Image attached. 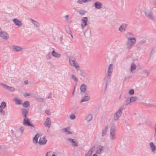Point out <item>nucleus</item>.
Listing matches in <instances>:
<instances>
[{"instance_id": "1", "label": "nucleus", "mask_w": 156, "mask_h": 156, "mask_svg": "<svg viewBox=\"0 0 156 156\" xmlns=\"http://www.w3.org/2000/svg\"><path fill=\"white\" fill-rule=\"evenodd\" d=\"M124 108V106H122L118 111L114 115L113 120L116 121L121 116L122 114V111Z\"/></svg>"}, {"instance_id": "2", "label": "nucleus", "mask_w": 156, "mask_h": 156, "mask_svg": "<svg viewBox=\"0 0 156 156\" xmlns=\"http://www.w3.org/2000/svg\"><path fill=\"white\" fill-rule=\"evenodd\" d=\"M115 131V126L114 125H112L111 128L110 133V138L111 140H114L116 138Z\"/></svg>"}, {"instance_id": "3", "label": "nucleus", "mask_w": 156, "mask_h": 156, "mask_svg": "<svg viewBox=\"0 0 156 156\" xmlns=\"http://www.w3.org/2000/svg\"><path fill=\"white\" fill-rule=\"evenodd\" d=\"M136 39L134 38L127 40L126 43V46L127 48H130L132 47L136 43Z\"/></svg>"}, {"instance_id": "4", "label": "nucleus", "mask_w": 156, "mask_h": 156, "mask_svg": "<svg viewBox=\"0 0 156 156\" xmlns=\"http://www.w3.org/2000/svg\"><path fill=\"white\" fill-rule=\"evenodd\" d=\"M69 63L71 66L74 67L77 70L79 69V66L77 63H75V58L74 57H69Z\"/></svg>"}, {"instance_id": "5", "label": "nucleus", "mask_w": 156, "mask_h": 156, "mask_svg": "<svg viewBox=\"0 0 156 156\" xmlns=\"http://www.w3.org/2000/svg\"><path fill=\"white\" fill-rule=\"evenodd\" d=\"M113 70V65L110 64L108 68V73L107 75L105 77V79H109V76L111 75L112 72Z\"/></svg>"}, {"instance_id": "6", "label": "nucleus", "mask_w": 156, "mask_h": 156, "mask_svg": "<svg viewBox=\"0 0 156 156\" xmlns=\"http://www.w3.org/2000/svg\"><path fill=\"white\" fill-rule=\"evenodd\" d=\"M145 15L148 17L149 19L153 20V19L152 16V13L151 10L150 9L146 10L145 11Z\"/></svg>"}, {"instance_id": "7", "label": "nucleus", "mask_w": 156, "mask_h": 156, "mask_svg": "<svg viewBox=\"0 0 156 156\" xmlns=\"http://www.w3.org/2000/svg\"><path fill=\"white\" fill-rule=\"evenodd\" d=\"M30 120L29 119L24 118L23 121V124L26 126H30L34 127V126L30 123Z\"/></svg>"}, {"instance_id": "8", "label": "nucleus", "mask_w": 156, "mask_h": 156, "mask_svg": "<svg viewBox=\"0 0 156 156\" xmlns=\"http://www.w3.org/2000/svg\"><path fill=\"white\" fill-rule=\"evenodd\" d=\"M0 36L5 40L8 39L9 37V35L6 32L2 30H0Z\"/></svg>"}, {"instance_id": "9", "label": "nucleus", "mask_w": 156, "mask_h": 156, "mask_svg": "<svg viewBox=\"0 0 156 156\" xmlns=\"http://www.w3.org/2000/svg\"><path fill=\"white\" fill-rule=\"evenodd\" d=\"M87 17H83L82 18L81 20V27L83 29L87 25Z\"/></svg>"}, {"instance_id": "10", "label": "nucleus", "mask_w": 156, "mask_h": 156, "mask_svg": "<svg viewBox=\"0 0 156 156\" xmlns=\"http://www.w3.org/2000/svg\"><path fill=\"white\" fill-rule=\"evenodd\" d=\"M1 85L3 86L5 89L10 91L13 92L15 90V89L14 87L9 86L4 83H1Z\"/></svg>"}, {"instance_id": "11", "label": "nucleus", "mask_w": 156, "mask_h": 156, "mask_svg": "<svg viewBox=\"0 0 156 156\" xmlns=\"http://www.w3.org/2000/svg\"><path fill=\"white\" fill-rule=\"evenodd\" d=\"M47 142V140L44 136L41 137L39 140L38 143L40 145L45 144Z\"/></svg>"}, {"instance_id": "12", "label": "nucleus", "mask_w": 156, "mask_h": 156, "mask_svg": "<svg viewBox=\"0 0 156 156\" xmlns=\"http://www.w3.org/2000/svg\"><path fill=\"white\" fill-rule=\"evenodd\" d=\"M51 124V122L50 119L49 118H47L44 123V124L45 126L49 129L50 127Z\"/></svg>"}, {"instance_id": "13", "label": "nucleus", "mask_w": 156, "mask_h": 156, "mask_svg": "<svg viewBox=\"0 0 156 156\" xmlns=\"http://www.w3.org/2000/svg\"><path fill=\"white\" fill-rule=\"evenodd\" d=\"M127 25L126 24H122L119 27V30L121 32H123L126 30Z\"/></svg>"}, {"instance_id": "14", "label": "nucleus", "mask_w": 156, "mask_h": 156, "mask_svg": "<svg viewBox=\"0 0 156 156\" xmlns=\"http://www.w3.org/2000/svg\"><path fill=\"white\" fill-rule=\"evenodd\" d=\"M108 125H107L105 126L104 129H103L101 131V136H105L107 133L108 129Z\"/></svg>"}, {"instance_id": "15", "label": "nucleus", "mask_w": 156, "mask_h": 156, "mask_svg": "<svg viewBox=\"0 0 156 156\" xmlns=\"http://www.w3.org/2000/svg\"><path fill=\"white\" fill-rule=\"evenodd\" d=\"M126 38L128 40L135 38L133 34L130 32H127L125 35Z\"/></svg>"}, {"instance_id": "16", "label": "nucleus", "mask_w": 156, "mask_h": 156, "mask_svg": "<svg viewBox=\"0 0 156 156\" xmlns=\"http://www.w3.org/2000/svg\"><path fill=\"white\" fill-rule=\"evenodd\" d=\"M67 140L71 143L72 145L75 147H76L78 146L77 143L73 139L71 138H68L67 139Z\"/></svg>"}, {"instance_id": "17", "label": "nucleus", "mask_w": 156, "mask_h": 156, "mask_svg": "<svg viewBox=\"0 0 156 156\" xmlns=\"http://www.w3.org/2000/svg\"><path fill=\"white\" fill-rule=\"evenodd\" d=\"M13 22L14 24L19 27H20L22 25L21 22L19 20L17 19H15L13 20Z\"/></svg>"}, {"instance_id": "18", "label": "nucleus", "mask_w": 156, "mask_h": 156, "mask_svg": "<svg viewBox=\"0 0 156 156\" xmlns=\"http://www.w3.org/2000/svg\"><path fill=\"white\" fill-rule=\"evenodd\" d=\"M12 48L14 51H19L22 50V48L17 46H13Z\"/></svg>"}, {"instance_id": "19", "label": "nucleus", "mask_w": 156, "mask_h": 156, "mask_svg": "<svg viewBox=\"0 0 156 156\" xmlns=\"http://www.w3.org/2000/svg\"><path fill=\"white\" fill-rule=\"evenodd\" d=\"M96 9H100L101 8V6L102 4L99 2H97L94 3Z\"/></svg>"}, {"instance_id": "20", "label": "nucleus", "mask_w": 156, "mask_h": 156, "mask_svg": "<svg viewBox=\"0 0 156 156\" xmlns=\"http://www.w3.org/2000/svg\"><path fill=\"white\" fill-rule=\"evenodd\" d=\"M62 131L63 133H65L67 134H71L72 133V132L69 131V128L63 129H62Z\"/></svg>"}, {"instance_id": "21", "label": "nucleus", "mask_w": 156, "mask_h": 156, "mask_svg": "<svg viewBox=\"0 0 156 156\" xmlns=\"http://www.w3.org/2000/svg\"><path fill=\"white\" fill-rule=\"evenodd\" d=\"M51 55L53 56L55 58H59L61 56V55L60 54L56 52L54 50H53L51 52Z\"/></svg>"}, {"instance_id": "22", "label": "nucleus", "mask_w": 156, "mask_h": 156, "mask_svg": "<svg viewBox=\"0 0 156 156\" xmlns=\"http://www.w3.org/2000/svg\"><path fill=\"white\" fill-rule=\"evenodd\" d=\"M103 147L101 145H99L98 146V149L96 151V153L98 154H101V151L103 150Z\"/></svg>"}, {"instance_id": "23", "label": "nucleus", "mask_w": 156, "mask_h": 156, "mask_svg": "<svg viewBox=\"0 0 156 156\" xmlns=\"http://www.w3.org/2000/svg\"><path fill=\"white\" fill-rule=\"evenodd\" d=\"M22 113L24 118H27V115L28 113V110L25 108H23Z\"/></svg>"}, {"instance_id": "24", "label": "nucleus", "mask_w": 156, "mask_h": 156, "mask_svg": "<svg viewBox=\"0 0 156 156\" xmlns=\"http://www.w3.org/2000/svg\"><path fill=\"white\" fill-rule=\"evenodd\" d=\"M150 146L152 152H154L156 150V147L154 145L153 143L152 142H151L150 144Z\"/></svg>"}, {"instance_id": "25", "label": "nucleus", "mask_w": 156, "mask_h": 156, "mask_svg": "<svg viewBox=\"0 0 156 156\" xmlns=\"http://www.w3.org/2000/svg\"><path fill=\"white\" fill-rule=\"evenodd\" d=\"M87 88V86L84 84H83L81 85L80 87V90L81 91L84 92H85Z\"/></svg>"}, {"instance_id": "26", "label": "nucleus", "mask_w": 156, "mask_h": 156, "mask_svg": "<svg viewBox=\"0 0 156 156\" xmlns=\"http://www.w3.org/2000/svg\"><path fill=\"white\" fill-rule=\"evenodd\" d=\"M39 136V134H36L33 139V142L34 143L36 144L37 143L38 139Z\"/></svg>"}, {"instance_id": "27", "label": "nucleus", "mask_w": 156, "mask_h": 156, "mask_svg": "<svg viewBox=\"0 0 156 156\" xmlns=\"http://www.w3.org/2000/svg\"><path fill=\"white\" fill-rule=\"evenodd\" d=\"M90 99L89 96H86L84 97L83 98L82 100L81 101V102L87 101L89 100Z\"/></svg>"}, {"instance_id": "28", "label": "nucleus", "mask_w": 156, "mask_h": 156, "mask_svg": "<svg viewBox=\"0 0 156 156\" xmlns=\"http://www.w3.org/2000/svg\"><path fill=\"white\" fill-rule=\"evenodd\" d=\"M31 21L34 25V26L35 27H39L40 26V23L37 22V21L34 20H31Z\"/></svg>"}, {"instance_id": "29", "label": "nucleus", "mask_w": 156, "mask_h": 156, "mask_svg": "<svg viewBox=\"0 0 156 156\" xmlns=\"http://www.w3.org/2000/svg\"><path fill=\"white\" fill-rule=\"evenodd\" d=\"M92 119V115L91 114H89L87 115L86 118V120L88 122L90 121Z\"/></svg>"}, {"instance_id": "30", "label": "nucleus", "mask_w": 156, "mask_h": 156, "mask_svg": "<svg viewBox=\"0 0 156 156\" xmlns=\"http://www.w3.org/2000/svg\"><path fill=\"white\" fill-rule=\"evenodd\" d=\"M64 18L65 20L68 23H71V20H70L69 18V16L68 15H66L65 17Z\"/></svg>"}, {"instance_id": "31", "label": "nucleus", "mask_w": 156, "mask_h": 156, "mask_svg": "<svg viewBox=\"0 0 156 156\" xmlns=\"http://www.w3.org/2000/svg\"><path fill=\"white\" fill-rule=\"evenodd\" d=\"M14 101L17 105H21L22 103L21 100H19L17 98H14Z\"/></svg>"}, {"instance_id": "32", "label": "nucleus", "mask_w": 156, "mask_h": 156, "mask_svg": "<svg viewBox=\"0 0 156 156\" xmlns=\"http://www.w3.org/2000/svg\"><path fill=\"white\" fill-rule=\"evenodd\" d=\"M77 12H78L81 15H83L86 12V11L83 10H79L77 11Z\"/></svg>"}, {"instance_id": "33", "label": "nucleus", "mask_w": 156, "mask_h": 156, "mask_svg": "<svg viewBox=\"0 0 156 156\" xmlns=\"http://www.w3.org/2000/svg\"><path fill=\"white\" fill-rule=\"evenodd\" d=\"M30 105V103L29 101H26L24 102V103L23 104V106L25 107H27Z\"/></svg>"}, {"instance_id": "34", "label": "nucleus", "mask_w": 156, "mask_h": 156, "mask_svg": "<svg viewBox=\"0 0 156 156\" xmlns=\"http://www.w3.org/2000/svg\"><path fill=\"white\" fill-rule=\"evenodd\" d=\"M136 97H131L130 98L129 100L130 102H133L136 101Z\"/></svg>"}, {"instance_id": "35", "label": "nucleus", "mask_w": 156, "mask_h": 156, "mask_svg": "<svg viewBox=\"0 0 156 156\" xmlns=\"http://www.w3.org/2000/svg\"><path fill=\"white\" fill-rule=\"evenodd\" d=\"M131 102H130V100L129 99H126L124 103V105L125 106L129 105Z\"/></svg>"}, {"instance_id": "36", "label": "nucleus", "mask_w": 156, "mask_h": 156, "mask_svg": "<svg viewBox=\"0 0 156 156\" xmlns=\"http://www.w3.org/2000/svg\"><path fill=\"white\" fill-rule=\"evenodd\" d=\"M0 106L2 108H4L6 107V105L5 102H3L1 103Z\"/></svg>"}, {"instance_id": "37", "label": "nucleus", "mask_w": 156, "mask_h": 156, "mask_svg": "<svg viewBox=\"0 0 156 156\" xmlns=\"http://www.w3.org/2000/svg\"><path fill=\"white\" fill-rule=\"evenodd\" d=\"M136 66L135 64H132L131 66V71L132 72L133 70H134L136 69Z\"/></svg>"}, {"instance_id": "38", "label": "nucleus", "mask_w": 156, "mask_h": 156, "mask_svg": "<svg viewBox=\"0 0 156 156\" xmlns=\"http://www.w3.org/2000/svg\"><path fill=\"white\" fill-rule=\"evenodd\" d=\"M92 154V150H90L86 154L85 156H91Z\"/></svg>"}, {"instance_id": "39", "label": "nucleus", "mask_w": 156, "mask_h": 156, "mask_svg": "<svg viewBox=\"0 0 156 156\" xmlns=\"http://www.w3.org/2000/svg\"><path fill=\"white\" fill-rule=\"evenodd\" d=\"M24 129V128L23 127H22L19 129L18 131L20 132L21 134H22L23 132Z\"/></svg>"}, {"instance_id": "40", "label": "nucleus", "mask_w": 156, "mask_h": 156, "mask_svg": "<svg viewBox=\"0 0 156 156\" xmlns=\"http://www.w3.org/2000/svg\"><path fill=\"white\" fill-rule=\"evenodd\" d=\"M72 78L76 82L78 81V79L74 75H72Z\"/></svg>"}, {"instance_id": "41", "label": "nucleus", "mask_w": 156, "mask_h": 156, "mask_svg": "<svg viewBox=\"0 0 156 156\" xmlns=\"http://www.w3.org/2000/svg\"><path fill=\"white\" fill-rule=\"evenodd\" d=\"M3 109L0 106V112L4 115L5 114V112L3 110Z\"/></svg>"}, {"instance_id": "42", "label": "nucleus", "mask_w": 156, "mask_h": 156, "mask_svg": "<svg viewBox=\"0 0 156 156\" xmlns=\"http://www.w3.org/2000/svg\"><path fill=\"white\" fill-rule=\"evenodd\" d=\"M75 118V116L74 114H73L70 116V118L72 120L74 119Z\"/></svg>"}, {"instance_id": "43", "label": "nucleus", "mask_w": 156, "mask_h": 156, "mask_svg": "<svg viewBox=\"0 0 156 156\" xmlns=\"http://www.w3.org/2000/svg\"><path fill=\"white\" fill-rule=\"evenodd\" d=\"M134 93V90L133 89H131L129 91V94L130 95H133Z\"/></svg>"}, {"instance_id": "44", "label": "nucleus", "mask_w": 156, "mask_h": 156, "mask_svg": "<svg viewBox=\"0 0 156 156\" xmlns=\"http://www.w3.org/2000/svg\"><path fill=\"white\" fill-rule=\"evenodd\" d=\"M77 2L79 4H82L83 3V0H78Z\"/></svg>"}, {"instance_id": "45", "label": "nucleus", "mask_w": 156, "mask_h": 156, "mask_svg": "<svg viewBox=\"0 0 156 156\" xmlns=\"http://www.w3.org/2000/svg\"><path fill=\"white\" fill-rule=\"evenodd\" d=\"M30 95H31V94L30 93H25L24 94V97H26L27 96H30Z\"/></svg>"}, {"instance_id": "46", "label": "nucleus", "mask_w": 156, "mask_h": 156, "mask_svg": "<svg viewBox=\"0 0 156 156\" xmlns=\"http://www.w3.org/2000/svg\"><path fill=\"white\" fill-rule=\"evenodd\" d=\"M144 72L145 73H146L147 74V76L149 74V72H148L146 70H145L144 71Z\"/></svg>"}, {"instance_id": "47", "label": "nucleus", "mask_w": 156, "mask_h": 156, "mask_svg": "<svg viewBox=\"0 0 156 156\" xmlns=\"http://www.w3.org/2000/svg\"><path fill=\"white\" fill-rule=\"evenodd\" d=\"M51 153V151H48V152H47V153L46 154L45 156H50V154H49V155L48 154L49 153Z\"/></svg>"}, {"instance_id": "48", "label": "nucleus", "mask_w": 156, "mask_h": 156, "mask_svg": "<svg viewBox=\"0 0 156 156\" xmlns=\"http://www.w3.org/2000/svg\"><path fill=\"white\" fill-rule=\"evenodd\" d=\"M45 113L48 114H49L50 111L49 110H46L45 111Z\"/></svg>"}, {"instance_id": "49", "label": "nucleus", "mask_w": 156, "mask_h": 156, "mask_svg": "<svg viewBox=\"0 0 156 156\" xmlns=\"http://www.w3.org/2000/svg\"><path fill=\"white\" fill-rule=\"evenodd\" d=\"M91 0H83V2H84V3H86V2H87L88 1H91Z\"/></svg>"}, {"instance_id": "50", "label": "nucleus", "mask_w": 156, "mask_h": 156, "mask_svg": "<svg viewBox=\"0 0 156 156\" xmlns=\"http://www.w3.org/2000/svg\"><path fill=\"white\" fill-rule=\"evenodd\" d=\"M154 137H155V140L156 141V132L154 133Z\"/></svg>"}, {"instance_id": "51", "label": "nucleus", "mask_w": 156, "mask_h": 156, "mask_svg": "<svg viewBox=\"0 0 156 156\" xmlns=\"http://www.w3.org/2000/svg\"><path fill=\"white\" fill-rule=\"evenodd\" d=\"M154 129L155 132H156V123L155 124L154 127Z\"/></svg>"}, {"instance_id": "52", "label": "nucleus", "mask_w": 156, "mask_h": 156, "mask_svg": "<svg viewBox=\"0 0 156 156\" xmlns=\"http://www.w3.org/2000/svg\"><path fill=\"white\" fill-rule=\"evenodd\" d=\"M39 99L40 100V101H43V100L42 98H40L39 99H37V100H38Z\"/></svg>"}, {"instance_id": "53", "label": "nucleus", "mask_w": 156, "mask_h": 156, "mask_svg": "<svg viewBox=\"0 0 156 156\" xmlns=\"http://www.w3.org/2000/svg\"><path fill=\"white\" fill-rule=\"evenodd\" d=\"M95 147V146H94L90 150H92V151L94 149Z\"/></svg>"}, {"instance_id": "54", "label": "nucleus", "mask_w": 156, "mask_h": 156, "mask_svg": "<svg viewBox=\"0 0 156 156\" xmlns=\"http://www.w3.org/2000/svg\"><path fill=\"white\" fill-rule=\"evenodd\" d=\"M72 34V32L71 31H69V34L71 35Z\"/></svg>"}, {"instance_id": "55", "label": "nucleus", "mask_w": 156, "mask_h": 156, "mask_svg": "<svg viewBox=\"0 0 156 156\" xmlns=\"http://www.w3.org/2000/svg\"><path fill=\"white\" fill-rule=\"evenodd\" d=\"M28 83V81H25V83L26 84H27Z\"/></svg>"}, {"instance_id": "56", "label": "nucleus", "mask_w": 156, "mask_h": 156, "mask_svg": "<svg viewBox=\"0 0 156 156\" xmlns=\"http://www.w3.org/2000/svg\"><path fill=\"white\" fill-rule=\"evenodd\" d=\"M93 156H97V155H96V154H93Z\"/></svg>"}, {"instance_id": "57", "label": "nucleus", "mask_w": 156, "mask_h": 156, "mask_svg": "<svg viewBox=\"0 0 156 156\" xmlns=\"http://www.w3.org/2000/svg\"><path fill=\"white\" fill-rule=\"evenodd\" d=\"M71 36V37H72V38H73V35H72V34L71 35H70Z\"/></svg>"}, {"instance_id": "58", "label": "nucleus", "mask_w": 156, "mask_h": 156, "mask_svg": "<svg viewBox=\"0 0 156 156\" xmlns=\"http://www.w3.org/2000/svg\"><path fill=\"white\" fill-rule=\"evenodd\" d=\"M145 105H149V104H145Z\"/></svg>"}, {"instance_id": "59", "label": "nucleus", "mask_w": 156, "mask_h": 156, "mask_svg": "<svg viewBox=\"0 0 156 156\" xmlns=\"http://www.w3.org/2000/svg\"><path fill=\"white\" fill-rule=\"evenodd\" d=\"M1 148H2L1 145L0 144V149Z\"/></svg>"}, {"instance_id": "60", "label": "nucleus", "mask_w": 156, "mask_h": 156, "mask_svg": "<svg viewBox=\"0 0 156 156\" xmlns=\"http://www.w3.org/2000/svg\"><path fill=\"white\" fill-rule=\"evenodd\" d=\"M11 131H12V133H13V130H11Z\"/></svg>"}, {"instance_id": "61", "label": "nucleus", "mask_w": 156, "mask_h": 156, "mask_svg": "<svg viewBox=\"0 0 156 156\" xmlns=\"http://www.w3.org/2000/svg\"><path fill=\"white\" fill-rule=\"evenodd\" d=\"M51 156H55V154H52Z\"/></svg>"}, {"instance_id": "62", "label": "nucleus", "mask_w": 156, "mask_h": 156, "mask_svg": "<svg viewBox=\"0 0 156 156\" xmlns=\"http://www.w3.org/2000/svg\"><path fill=\"white\" fill-rule=\"evenodd\" d=\"M155 108H156V106H155Z\"/></svg>"}]
</instances>
